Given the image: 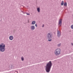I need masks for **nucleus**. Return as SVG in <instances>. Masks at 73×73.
<instances>
[{"label":"nucleus","mask_w":73,"mask_h":73,"mask_svg":"<svg viewBox=\"0 0 73 73\" xmlns=\"http://www.w3.org/2000/svg\"><path fill=\"white\" fill-rule=\"evenodd\" d=\"M52 66V63L51 61H50L46 64V65L45 66V70L47 73H49L50 71Z\"/></svg>","instance_id":"nucleus-1"},{"label":"nucleus","mask_w":73,"mask_h":73,"mask_svg":"<svg viewBox=\"0 0 73 73\" xmlns=\"http://www.w3.org/2000/svg\"><path fill=\"white\" fill-rule=\"evenodd\" d=\"M5 45L3 43H2L0 44V51L3 52L5 50Z\"/></svg>","instance_id":"nucleus-2"},{"label":"nucleus","mask_w":73,"mask_h":73,"mask_svg":"<svg viewBox=\"0 0 73 73\" xmlns=\"http://www.w3.org/2000/svg\"><path fill=\"white\" fill-rule=\"evenodd\" d=\"M54 54L55 55L57 56L58 55H60L61 54V49L60 48H57L54 51Z\"/></svg>","instance_id":"nucleus-3"},{"label":"nucleus","mask_w":73,"mask_h":73,"mask_svg":"<svg viewBox=\"0 0 73 73\" xmlns=\"http://www.w3.org/2000/svg\"><path fill=\"white\" fill-rule=\"evenodd\" d=\"M62 19H60L59 21L58 25L59 27H61V25H62Z\"/></svg>","instance_id":"nucleus-4"},{"label":"nucleus","mask_w":73,"mask_h":73,"mask_svg":"<svg viewBox=\"0 0 73 73\" xmlns=\"http://www.w3.org/2000/svg\"><path fill=\"white\" fill-rule=\"evenodd\" d=\"M57 35L58 37V38L60 37L61 36V33H60V32L58 30L57 31Z\"/></svg>","instance_id":"nucleus-5"},{"label":"nucleus","mask_w":73,"mask_h":73,"mask_svg":"<svg viewBox=\"0 0 73 73\" xmlns=\"http://www.w3.org/2000/svg\"><path fill=\"white\" fill-rule=\"evenodd\" d=\"M35 27L34 25H32L31 26V29L32 30V31H33V30H35Z\"/></svg>","instance_id":"nucleus-6"},{"label":"nucleus","mask_w":73,"mask_h":73,"mask_svg":"<svg viewBox=\"0 0 73 73\" xmlns=\"http://www.w3.org/2000/svg\"><path fill=\"white\" fill-rule=\"evenodd\" d=\"M9 39L10 40H12L13 39V36H10L9 37Z\"/></svg>","instance_id":"nucleus-7"},{"label":"nucleus","mask_w":73,"mask_h":73,"mask_svg":"<svg viewBox=\"0 0 73 73\" xmlns=\"http://www.w3.org/2000/svg\"><path fill=\"white\" fill-rule=\"evenodd\" d=\"M51 35H50V36L47 35V37L48 38V39H50V38H52Z\"/></svg>","instance_id":"nucleus-8"},{"label":"nucleus","mask_w":73,"mask_h":73,"mask_svg":"<svg viewBox=\"0 0 73 73\" xmlns=\"http://www.w3.org/2000/svg\"><path fill=\"white\" fill-rule=\"evenodd\" d=\"M37 11H38V12L39 13L40 12V7H38L37 8Z\"/></svg>","instance_id":"nucleus-9"},{"label":"nucleus","mask_w":73,"mask_h":73,"mask_svg":"<svg viewBox=\"0 0 73 73\" xmlns=\"http://www.w3.org/2000/svg\"><path fill=\"white\" fill-rule=\"evenodd\" d=\"M35 23H36V21H33L32 22L31 24L32 25H34V24H35Z\"/></svg>","instance_id":"nucleus-10"},{"label":"nucleus","mask_w":73,"mask_h":73,"mask_svg":"<svg viewBox=\"0 0 73 73\" xmlns=\"http://www.w3.org/2000/svg\"><path fill=\"white\" fill-rule=\"evenodd\" d=\"M64 7H66V6H67V3L66 2H64Z\"/></svg>","instance_id":"nucleus-11"},{"label":"nucleus","mask_w":73,"mask_h":73,"mask_svg":"<svg viewBox=\"0 0 73 73\" xmlns=\"http://www.w3.org/2000/svg\"><path fill=\"white\" fill-rule=\"evenodd\" d=\"M21 60L22 61H23L24 60V57H23V56L21 57Z\"/></svg>","instance_id":"nucleus-12"},{"label":"nucleus","mask_w":73,"mask_h":73,"mask_svg":"<svg viewBox=\"0 0 73 73\" xmlns=\"http://www.w3.org/2000/svg\"><path fill=\"white\" fill-rule=\"evenodd\" d=\"M64 1H62V3H61V5H62V6L63 5H64Z\"/></svg>","instance_id":"nucleus-13"},{"label":"nucleus","mask_w":73,"mask_h":73,"mask_svg":"<svg viewBox=\"0 0 73 73\" xmlns=\"http://www.w3.org/2000/svg\"><path fill=\"white\" fill-rule=\"evenodd\" d=\"M23 14H25V13H26L27 15H30V14L28 13H27L23 12Z\"/></svg>","instance_id":"nucleus-14"},{"label":"nucleus","mask_w":73,"mask_h":73,"mask_svg":"<svg viewBox=\"0 0 73 73\" xmlns=\"http://www.w3.org/2000/svg\"><path fill=\"white\" fill-rule=\"evenodd\" d=\"M60 46H61V43L58 44L57 46H58V47H60Z\"/></svg>","instance_id":"nucleus-15"},{"label":"nucleus","mask_w":73,"mask_h":73,"mask_svg":"<svg viewBox=\"0 0 73 73\" xmlns=\"http://www.w3.org/2000/svg\"><path fill=\"white\" fill-rule=\"evenodd\" d=\"M71 28L72 29H73V25H72L71 26Z\"/></svg>","instance_id":"nucleus-16"},{"label":"nucleus","mask_w":73,"mask_h":73,"mask_svg":"<svg viewBox=\"0 0 73 73\" xmlns=\"http://www.w3.org/2000/svg\"><path fill=\"white\" fill-rule=\"evenodd\" d=\"M52 40L51 39H48V41H52Z\"/></svg>","instance_id":"nucleus-17"},{"label":"nucleus","mask_w":73,"mask_h":73,"mask_svg":"<svg viewBox=\"0 0 73 73\" xmlns=\"http://www.w3.org/2000/svg\"><path fill=\"white\" fill-rule=\"evenodd\" d=\"M35 26L36 27H37V24H35Z\"/></svg>","instance_id":"nucleus-18"},{"label":"nucleus","mask_w":73,"mask_h":73,"mask_svg":"<svg viewBox=\"0 0 73 73\" xmlns=\"http://www.w3.org/2000/svg\"><path fill=\"white\" fill-rule=\"evenodd\" d=\"M14 73H18V71H15Z\"/></svg>","instance_id":"nucleus-19"},{"label":"nucleus","mask_w":73,"mask_h":73,"mask_svg":"<svg viewBox=\"0 0 73 73\" xmlns=\"http://www.w3.org/2000/svg\"><path fill=\"white\" fill-rule=\"evenodd\" d=\"M12 66H12V65H11V69L12 68Z\"/></svg>","instance_id":"nucleus-20"},{"label":"nucleus","mask_w":73,"mask_h":73,"mask_svg":"<svg viewBox=\"0 0 73 73\" xmlns=\"http://www.w3.org/2000/svg\"><path fill=\"white\" fill-rule=\"evenodd\" d=\"M44 27V25L43 24L42 26V27Z\"/></svg>","instance_id":"nucleus-21"},{"label":"nucleus","mask_w":73,"mask_h":73,"mask_svg":"<svg viewBox=\"0 0 73 73\" xmlns=\"http://www.w3.org/2000/svg\"><path fill=\"white\" fill-rule=\"evenodd\" d=\"M71 45H72V46L73 45V43H71Z\"/></svg>","instance_id":"nucleus-22"},{"label":"nucleus","mask_w":73,"mask_h":73,"mask_svg":"<svg viewBox=\"0 0 73 73\" xmlns=\"http://www.w3.org/2000/svg\"><path fill=\"white\" fill-rule=\"evenodd\" d=\"M50 35V33H48V35Z\"/></svg>","instance_id":"nucleus-23"},{"label":"nucleus","mask_w":73,"mask_h":73,"mask_svg":"<svg viewBox=\"0 0 73 73\" xmlns=\"http://www.w3.org/2000/svg\"><path fill=\"white\" fill-rule=\"evenodd\" d=\"M29 20L28 21V23H29Z\"/></svg>","instance_id":"nucleus-24"},{"label":"nucleus","mask_w":73,"mask_h":73,"mask_svg":"<svg viewBox=\"0 0 73 73\" xmlns=\"http://www.w3.org/2000/svg\"><path fill=\"white\" fill-rule=\"evenodd\" d=\"M54 34L55 33L54 32Z\"/></svg>","instance_id":"nucleus-25"},{"label":"nucleus","mask_w":73,"mask_h":73,"mask_svg":"<svg viewBox=\"0 0 73 73\" xmlns=\"http://www.w3.org/2000/svg\"><path fill=\"white\" fill-rule=\"evenodd\" d=\"M24 24H25V23H24Z\"/></svg>","instance_id":"nucleus-26"},{"label":"nucleus","mask_w":73,"mask_h":73,"mask_svg":"<svg viewBox=\"0 0 73 73\" xmlns=\"http://www.w3.org/2000/svg\"><path fill=\"white\" fill-rule=\"evenodd\" d=\"M48 37H50V36H49Z\"/></svg>","instance_id":"nucleus-27"}]
</instances>
